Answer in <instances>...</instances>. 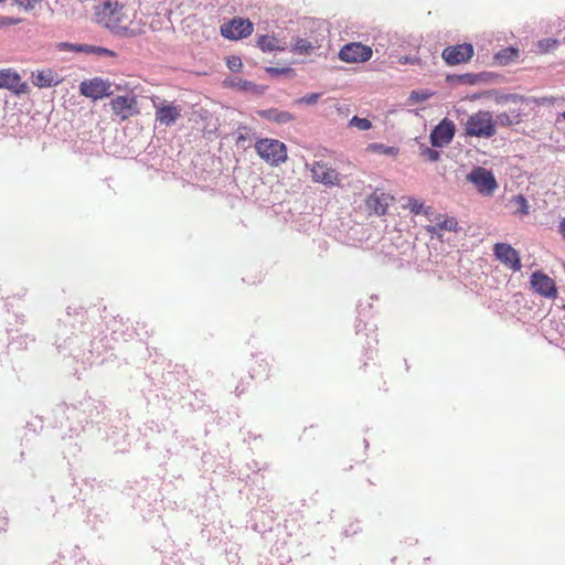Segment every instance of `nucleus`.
<instances>
[{
  "label": "nucleus",
  "mask_w": 565,
  "mask_h": 565,
  "mask_svg": "<svg viewBox=\"0 0 565 565\" xmlns=\"http://www.w3.org/2000/svg\"><path fill=\"white\" fill-rule=\"evenodd\" d=\"M96 22L113 34L135 38L145 33L146 23L134 3L119 0H102L94 7Z\"/></svg>",
  "instance_id": "f257e3e1"
},
{
  "label": "nucleus",
  "mask_w": 565,
  "mask_h": 565,
  "mask_svg": "<svg viewBox=\"0 0 565 565\" xmlns=\"http://www.w3.org/2000/svg\"><path fill=\"white\" fill-rule=\"evenodd\" d=\"M497 134L493 115L487 110H479L468 117L465 124V135L468 137L491 138Z\"/></svg>",
  "instance_id": "f03ea898"
},
{
  "label": "nucleus",
  "mask_w": 565,
  "mask_h": 565,
  "mask_svg": "<svg viewBox=\"0 0 565 565\" xmlns=\"http://www.w3.org/2000/svg\"><path fill=\"white\" fill-rule=\"evenodd\" d=\"M256 153L269 166L278 167L288 159L287 146L277 139L260 138L255 142Z\"/></svg>",
  "instance_id": "7ed1b4c3"
},
{
  "label": "nucleus",
  "mask_w": 565,
  "mask_h": 565,
  "mask_svg": "<svg viewBox=\"0 0 565 565\" xmlns=\"http://www.w3.org/2000/svg\"><path fill=\"white\" fill-rule=\"evenodd\" d=\"M113 115L119 121H126L130 117L140 114L138 98L136 95L116 96L109 102Z\"/></svg>",
  "instance_id": "20e7f679"
},
{
  "label": "nucleus",
  "mask_w": 565,
  "mask_h": 565,
  "mask_svg": "<svg viewBox=\"0 0 565 565\" xmlns=\"http://www.w3.org/2000/svg\"><path fill=\"white\" fill-rule=\"evenodd\" d=\"M113 84L109 79L103 77H93L85 79L79 84V93L82 96L93 100L102 99L113 95Z\"/></svg>",
  "instance_id": "39448f33"
},
{
  "label": "nucleus",
  "mask_w": 565,
  "mask_h": 565,
  "mask_svg": "<svg viewBox=\"0 0 565 565\" xmlns=\"http://www.w3.org/2000/svg\"><path fill=\"white\" fill-rule=\"evenodd\" d=\"M467 179L482 195L490 196L498 188V183L493 173L482 167L472 169L471 172L467 175Z\"/></svg>",
  "instance_id": "423d86ee"
},
{
  "label": "nucleus",
  "mask_w": 565,
  "mask_h": 565,
  "mask_svg": "<svg viewBox=\"0 0 565 565\" xmlns=\"http://www.w3.org/2000/svg\"><path fill=\"white\" fill-rule=\"evenodd\" d=\"M311 172V179L316 183H321L327 186H335L340 184L339 172L332 168L328 162L322 160L315 161L312 164H307Z\"/></svg>",
  "instance_id": "0eeeda50"
},
{
  "label": "nucleus",
  "mask_w": 565,
  "mask_h": 565,
  "mask_svg": "<svg viewBox=\"0 0 565 565\" xmlns=\"http://www.w3.org/2000/svg\"><path fill=\"white\" fill-rule=\"evenodd\" d=\"M254 25L248 19L234 18L221 25V34L228 40H241L249 36Z\"/></svg>",
  "instance_id": "6e6552de"
},
{
  "label": "nucleus",
  "mask_w": 565,
  "mask_h": 565,
  "mask_svg": "<svg viewBox=\"0 0 565 565\" xmlns=\"http://www.w3.org/2000/svg\"><path fill=\"white\" fill-rule=\"evenodd\" d=\"M372 55V49L360 42L348 43L339 52V58L345 63H363L369 61Z\"/></svg>",
  "instance_id": "1a4fd4ad"
},
{
  "label": "nucleus",
  "mask_w": 565,
  "mask_h": 565,
  "mask_svg": "<svg viewBox=\"0 0 565 565\" xmlns=\"http://www.w3.org/2000/svg\"><path fill=\"white\" fill-rule=\"evenodd\" d=\"M475 54V49L470 43L450 45L444 49L441 56L448 65H457L469 62Z\"/></svg>",
  "instance_id": "9d476101"
},
{
  "label": "nucleus",
  "mask_w": 565,
  "mask_h": 565,
  "mask_svg": "<svg viewBox=\"0 0 565 565\" xmlns=\"http://www.w3.org/2000/svg\"><path fill=\"white\" fill-rule=\"evenodd\" d=\"M395 198L381 189H375L365 200L367 210L377 215L384 216L387 214L390 205L394 202Z\"/></svg>",
  "instance_id": "9b49d317"
},
{
  "label": "nucleus",
  "mask_w": 565,
  "mask_h": 565,
  "mask_svg": "<svg viewBox=\"0 0 565 565\" xmlns=\"http://www.w3.org/2000/svg\"><path fill=\"white\" fill-rule=\"evenodd\" d=\"M0 89H8L15 95H21L29 92V85L22 81L15 70L9 67L0 70Z\"/></svg>",
  "instance_id": "f8f14e48"
},
{
  "label": "nucleus",
  "mask_w": 565,
  "mask_h": 565,
  "mask_svg": "<svg viewBox=\"0 0 565 565\" xmlns=\"http://www.w3.org/2000/svg\"><path fill=\"white\" fill-rule=\"evenodd\" d=\"M493 253L504 266L519 271L521 269V258L519 252L507 243H497L493 246Z\"/></svg>",
  "instance_id": "ddd939ff"
},
{
  "label": "nucleus",
  "mask_w": 565,
  "mask_h": 565,
  "mask_svg": "<svg viewBox=\"0 0 565 565\" xmlns=\"http://www.w3.org/2000/svg\"><path fill=\"white\" fill-rule=\"evenodd\" d=\"M456 131L455 124L444 118L430 132V142L434 147H445L451 142Z\"/></svg>",
  "instance_id": "4468645a"
},
{
  "label": "nucleus",
  "mask_w": 565,
  "mask_h": 565,
  "mask_svg": "<svg viewBox=\"0 0 565 565\" xmlns=\"http://www.w3.org/2000/svg\"><path fill=\"white\" fill-rule=\"evenodd\" d=\"M531 285L535 292L545 298H555L557 295L555 281L542 271L532 274Z\"/></svg>",
  "instance_id": "2eb2a0df"
},
{
  "label": "nucleus",
  "mask_w": 565,
  "mask_h": 565,
  "mask_svg": "<svg viewBox=\"0 0 565 565\" xmlns=\"http://www.w3.org/2000/svg\"><path fill=\"white\" fill-rule=\"evenodd\" d=\"M429 221L434 222V225L426 226V231L433 235H440V232H457L458 222L454 216H448L440 213H434L430 215Z\"/></svg>",
  "instance_id": "dca6fc26"
},
{
  "label": "nucleus",
  "mask_w": 565,
  "mask_h": 565,
  "mask_svg": "<svg viewBox=\"0 0 565 565\" xmlns=\"http://www.w3.org/2000/svg\"><path fill=\"white\" fill-rule=\"evenodd\" d=\"M152 102L156 107V120L161 125L171 126L181 117V108L179 106L163 103L156 104L154 99Z\"/></svg>",
  "instance_id": "f3484780"
},
{
  "label": "nucleus",
  "mask_w": 565,
  "mask_h": 565,
  "mask_svg": "<svg viewBox=\"0 0 565 565\" xmlns=\"http://www.w3.org/2000/svg\"><path fill=\"white\" fill-rule=\"evenodd\" d=\"M32 83L39 88H46L60 84L61 79L52 70L45 68L32 73Z\"/></svg>",
  "instance_id": "a211bd4d"
},
{
  "label": "nucleus",
  "mask_w": 565,
  "mask_h": 565,
  "mask_svg": "<svg viewBox=\"0 0 565 565\" xmlns=\"http://www.w3.org/2000/svg\"><path fill=\"white\" fill-rule=\"evenodd\" d=\"M258 114L262 118L277 124H287L294 120L292 114L289 111L278 110L276 108L260 110Z\"/></svg>",
  "instance_id": "6ab92c4d"
},
{
  "label": "nucleus",
  "mask_w": 565,
  "mask_h": 565,
  "mask_svg": "<svg viewBox=\"0 0 565 565\" xmlns=\"http://www.w3.org/2000/svg\"><path fill=\"white\" fill-rule=\"evenodd\" d=\"M522 111L521 109H511L510 111H502L498 114L495 124L508 127L521 121Z\"/></svg>",
  "instance_id": "aec40b11"
},
{
  "label": "nucleus",
  "mask_w": 565,
  "mask_h": 565,
  "mask_svg": "<svg viewBox=\"0 0 565 565\" xmlns=\"http://www.w3.org/2000/svg\"><path fill=\"white\" fill-rule=\"evenodd\" d=\"M405 209H408L413 214H424L427 217L433 215V211L430 206L425 207L424 203L417 200L414 196H408L406 200V204L404 205Z\"/></svg>",
  "instance_id": "412c9836"
},
{
  "label": "nucleus",
  "mask_w": 565,
  "mask_h": 565,
  "mask_svg": "<svg viewBox=\"0 0 565 565\" xmlns=\"http://www.w3.org/2000/svg\"><path fill=\"white\" fill-rule=\"evenodd\" d=\"M258 46L264 52L284 51L285 46L279 45L275 36L262 35L258 39Z\"/></svg>",
  "instance_id": "4be33fe9"
},
{
  "label": "nucleus",
  "mask_w": 565,
  "mask_h": 565,
  "mask_svg": "<svg viewBox=\"0 0 565 565\" xmlns=\"http://www.w3.org/2000/svg\"><path fill=\"white\" fill-rule=\"evenodd\" d=\"M316 46L307 39L297 38L292 43L291 51L297 54L308 55L313 52Z\"/></svg>",
  "instance_id": "5701e85b"
},
{
  "label": "nucleus",
  "mask_w": 565,
  "mask_h": 565,
  "mask_svg": "<svg viewBox=\"0 0 565 565\" xmlns=\"http://www.w3.org/2000/svg\"><path fill=\"white\" fill-rule=\"evenodd\" d=\"M513 204L515 205V213L520 215L529 214V203L525 196L522 194L515 195L512 199Z\"/></svg>",
  "instance_id": "b1692460"
},
{
  "label": "nucleus",
  "mask_w": 565,
  "mask_h": 565,
  "mask_svg": "<svg viewBox=\"0 0 565 565\" xmlns=\"http://www.w3.org/2000/svg\"><path fill=\"white\" fill-rule=\"evenodd\" d=\"M495 57L501 64H507L509 61L518 57V50L512 47L503 50L499 52Z\"/></svg>",
  "instance_id": "393cba45"
},
{
  "label": "nucleus",
  "mask_w": 565,
  "mask_h": 565,
  "mask_svg": "<svg viewBox=\"0 0 565 565\" xmlns=\"http://www.w3.org/2000/svg\"><path fill=\"white\" fill-rule=\"evenodd\" d=\"M350 126L356 127L360 130H369L372 127V122L366 118L353 116L350 120Z\"/></svg>",
  "instance_id": "a878e982"
},
{
  "label": "nucleus",
  "mask_w": 565,
  "mask_h": 565,
  "mask_svg": "<svg viewBox=\"0 0 565 565\" xmlns=\"http://www.w3.org/2000/svg\"><path fill=\"white\" fill-rule=\"evenodd\" d=\"M321 97V93H310L301 98L296 100V104H306V105H315L319 98Z\"/></svg>",
  "instance_id": "bb28decb"
},
{
  "label": "nucleus",
  "mask_w": 565,
  "mask_h": 565,
  "mask_svg": "<svg viewBox=\"0 0 565 565\" xmlns=\"http://www.w3.org/2000/svg\"><path fill=\"white\" fill-rule=\"evenodd\" d=\"M457 79L463 84L475 85L480 81V76L478 74L467 73V74L458 75Z\"/></svg>",
  "instance_id": "cd10ccee"
},
{
  "label": "nucleus",
  "mask_w": 565,
  "mask_h": 565,
  "mask_svg": "<svg viewBox=\"0 0 565 565\" xmlns=\"http://www.w3.org/2000/svg\"><path fill=\"white\" fill-rule=\"evenodd\" d=\"M252 139L250 129L246 126L238 127L236 142H244Z\"/></svg>",
  "instance_id": "c85d7f7f"
},
{
  "label": "nucleus",
  "mask_w": 565,
  "mask_h": 565,
  "mask_svg": "<svg viewBox=\"0 0 565 565\" xmlns=\"http://www.w3.org/2000/svg\"><path fill=\"white\" fill-rule=\"evenodd\" d=\"M22 22V19L14 18V17H8L0 14V29L15 25Z\"/></svg>",
  "instance_id": "c756f323"
},
{
  "label": "nucleus",
  "mask_w": 565,
  "mask_h": 565,
  "mask_svg": "<svg viewBox=\"0 0 565 565\" xmlns=\"http://www.w3.org/2000/svg\"><path fill=\"white\" fill-rule=\"evenodd\" d=\"M226 65L231 71L237 72L242 68L243 63L238 56H231L227 58Z\"/></svg>",
  "instance_id": "7c9ffc66"
},
{
  "label": "nucleus",
  "mask_w": 565,
  "mask_h": 565,
  "mask_svg": "<svg viewBox=\"0 0 565 565\" xmlns=\"http://www.w3.org/2000/svg\"><path fill=\"white\" fill-rule=\"evenodd\" d=\"M422 154L429 161L431 162H435V161H438L439 158H440V154L437 150L435 149H431V148H425L423 151H422Z\"/></svg>",
  "instance_id": "2f4dec72"
},
{
  "label": "nucleus",
  "mask_w": 565,
  "mask_h": 565,
  "mask_svg": "<svg viewBox=\"0 0 565 565\" xmlns=\"http://www.w3.org/2000/svg\"><path fill=\"white\" fill-rule=\"evenodd\" d=\"M41 0H15L17 4L25 10H32Z\"/></svg>",
  "instance_id": "473e14b6"
},
{
  "label": "nucleus",
  "mask_w": 565,
  "mask_h": 565,
  "mask_svg": "<svg viewBox=\"0 0 565 565\" xmlns=\"http://www.w3.org/2000/svg\"><path fill=\"white\" fill-rule=\"evenodd\" d=\"M375 148L386 154H396L397 153V149H395L394 147H385L383 145H379V146H375Z\"/></svg>",
  "instance_id": "72a5a7b5"
},
{
  "label": "nucleus",
  "mask_w": 565,
  "mask_h": 565,
  "mask_svg": "<svg viewBox=\"0 0 565 565\" xmlns=\"http://www.w3.org/2000/svg\"><path fill=\"white\" fill-rule=\"evenodd\" d=\"M544 44H546V49L556 46L557 42L555 40H545L540 41L539 45L542 47Z\"/></svg>",
  "instance_id": "f704fd0d"
},
{
  "label": "nucleus",
  "mask_w": 565,
  "mask_h": 565,
  "mask_svg": "<svg viewBox=\"0 0 565 565\" xmlns=\"http://www.w3.org/2000/svg\"><path fill=\"white\" fill-rule=\"evenodd\" d=\"M558 232L565 241V218L559 222Z\"/></svg>",
  "instance_id": "c9c22d12"
},
{
  "label": "nucleus",
  "mask_w": 565,
  "mask_h": 565,
  "mask_svg": "<svg viewBox=\"0 0 565 565\" xmlns=\"http://www.w3.org/2000/svg\"><path fill=\"white\" fill-rule=\"evenodd\" d=\"M508 99L512 100L513 103H519V102H523V97L521 96H518V95H511L510 97H508Z\"/></svg>",
  "instance_id": "e433bc0d"
},
{
  "label": "nucleus",
  "mask_w": 565,
  "mask_h": 565,
  "mask_svg": "<svg viewBox=\"0 0 565 565\" xmlns=\"http://www.w3.org/2000/svg\"><path fill=\"white\" fill-rule=\"evenodd\" d=\"M259 369H262V371L265 373V375L267 376L268 374V364L267 363H258L257 364Z\"/></svg>",
  "instance_id": "4c0bfd02"
},
{
  "label": "nucleus",
  "mask_w": 565,
  "mask_h": 565,
  "mask_svg": "<svg viewBox=\"0 0 565 565\" xmlns=\"http://www.w3.org/2000/svg\"><path fill=\"white\" fill-rule=\"evenodd\" d=\"M268 71H269L270 73H275V74L280 73V71H279V70H277V68H269Z\"/></svg>",
  "instance_id": "58836bf2"
},
{
  "label": "nucleus",
  "mask_w": 565,
  "mask_h": 565,
  "mask_svg": "<svg viewBox=\"0 0 565 565\" xmlns=\"http://www.w3.org/2000/svg\"><path fill=\"white\" fill-rule=\"evenodd\" d=\"M561 117L565 120V110L561 114Z\"/></svg>",
  "instance_id": "ea45409f"
},
{
  "label": "nucleus",
  "mask_w": 565,
  "mask_h": 565,
  "mask_svg": "<svg viewBox=\"0 0 565 565\" xmlns=\"http://www.w3.org/2000/svg\"><path fill=\"white\" fill-rule=\"evenodd\" d=\"M77 51H84L83 46L76 49Z\"/></svg>",
  "instance_id": "a19ab883"
},
{
  "label": "nucleus",
  "mask_w": 565,
  "mask_h": 565,
  "mask_svg": "<svg viewBox=\"0 0 565 565\" xmlns=\"http://www.w3.org/2000/svg\"><path fill=\"white\" fill-rule=\"evenodd\" d=\"M99 50H100V51H103V52H105V53H107V52H108V50H107V49H99Z\"/></svg>",
  "instance_id": "79ce46f5"
},
{
  "label": "nucleus",
  "mask_w": 565,
  "mask_h": 565,
  "mask_svg": "<svg viewBox=\"0 0 565 565\" xmlns=\"http://www.w3.org/2000/svg\"><path fill=\"white\" fill-rule=\"evenodd\" d=\"M564 308H565V305H564Z\"/></svg>",
  "instance_id": "37998d69"
}]
</instances>
